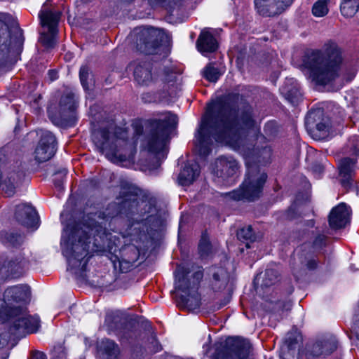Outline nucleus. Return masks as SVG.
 <instances>
[{
    "label": "nucleus",
    "mask_w": 359,
    "mask_h": 359,
    "mask_svg": "<svg viewBox=\"0 0 359 359\" xmlns=\"http://www.w3.org/2000/svg\"><path fill=\"white\" fill-rule=\"evenodd\" d=\"M255 125L252 107L238 93H229L207 107L196 136L199 153L208 156L212 140L226 145L243 155L265 164L269 162L271 149L255 148L248 130Z\"/></svg>",
    "instance_id": "nucleus-1"
},
{
    "label": "nucleus",
    "mask_w": 359,
    "mask_h": 359,
    "mask_svg": "<svg viewBox=\"0 0 359 359\" xmlns=\"http://www.w3.org/2000/svg\"><path fill=\"white\" fill-rule=\"evenodd\" d=\"M144 196V190L130 188L121 192L120 202L109 204L104 211L88 214L81 221L69 224L64 229L60 243L69 266L79 269L83 276L93 252L111 253L114 245L109 238L111 234L95 217L106 220L118 215L132 217L135 211H130V208L140 203L139 198Z\"/></svg>",
    "instance_id": "nucleus-2"
},
{
    "label": "nucleus",
    "mask_w": 359,
    "mask_h": 359,
    "mask_svg": "<svg viewBox=\"0 0 359 359\" xmlns=\"http://www.w3.org/2000/svg\"><path fill=\"white\" fill-rule=\"evenodd\" d=\"M343 62V50L332 40L325 42L320 49L308 53L303 59L309 78L320 86L330 84L339 78Z\"/></svg>",
    "instance_id": "nucleus-3"
},
{
    "label": "nucleus",
    "mask_w": 359,
    "mask_h": 359,
    "mask_svg": "<svg viewBox=\"0 0 359 359\" xmlns=\"http://www.w3.org/2000/svg\"><path fill=\"white\" fill-rule=\"evenodd\" d=\"M29 297L30 289L25 285L11 287L4 293L2 301L6 305V313L11 320L9 332L16 337L36 332L40 326L39 318L28 315L25 306L12 305L13 302H27Z\"/></svg>",
    "instance_id": "nucleus-4"
},
{
    "label": "nucleus",
    "mask_w": 359,
    "mask_h": 359,
    "mask_svg": "<svg viewBox=\"0 0 359 359\" xmlns=\"http://www.w3.org/2000/svg\"><path fill=\"white\" fill-rule=\"evenodd\" d=\"M177 123V116L170 112L167 113L163 119L148 121L145 147L149 153L154 154L156 165L152 168L159 167L162 160L166 157L170 133Z\"/></svg>",
    "instance_id": "nucleus-5"
},
{
    "label": "nucleus",
    "mask_w": 359,
    "mask_h": 359,
    "mask_svg": "<svg viewBox=\"0 0 359 359\" xmlns=\"http://www.w3.org/2000/svg\"><path fill=\"white\" fill-rule=\"evenodd\" d=\"M24 36L15 19L0 13V70L18 60L23 48Z\"/></svg>",
    "instance_id": "nucleus-6"
},
{
    "label": "nucleus",
    "mask_w": 359,
    "mask_h": 359,
    "mask_svg": "<svg viewBox=\"0 0 359 359\" xmlns=\"http://www.w3.org/2000/svg\"><path fill=\"white\" fill-rule=\"evenodd\" d=\"M93 142L100 152L112 162H123L128 158L126 150L131 147L127 131L112 125L96 129L92 134Z\"/></svg>",
    "instance_id": "nucleus-7"
},
{
    "label": "nucleus",
    "mask_w": 359,
    "mask_h": 359,
    "mask_svg": "<svg viewBox=\"0 0 359 359\" xmlns=\"http://www.w3.org/2000/svg\"><path fill=\"white\" fill-rule=\"evenodd\" d=\"M187 265H178L175 271V289L183 294L177 297V304L180 309L193 311L199 308L201 297L198 292L200 281L203 277V271L198 269L191 276Z\"/></svg>",
    "instance_id": "nucleus-8"
},
{
    "label": "nucleus",
    "mask_w": 359,
    "mask_h": 359,
    "mask_svg": "<svg viewBox=\"0 0 359 359\" xmlns=\"http://www.w3.org/2000/svg\"><path fill=\"white\" fill-rule=\"evenodd\" d=\"M267 180V175L262 171L256 164H247V172L243 182L238 189L228 194L235 201H247L252 202L258 200L263 192L264 186Z\"/></svg>",
    "instance_id": "nucleus-9"
},
{
    "label": "nucleus",
    "mask_w": 359,
    "mask_h": 359,
    "mask_svg": "<svg viewBox=\"0 0 359 359\" xmlns=\"http://www.w3.org/2000/svg\"><path fill=\"white\" fill-rule=\"evenodd\" d=\"M326 236L318 235L313 244L304 243L300 250L293 256L291 261V267L293 275L299 278L306 273L308 270H314L317 268L318 260L315 252L325 246Z\"/></svg>",
    "instance_id": "nucleus-10"
},
{
    "label": "nucleus",
    "mask_w": 359,
    "mask_h": 359,
    "mask_svg": "<svg viewBox=\"0 0 359 359\" xmlns=\"http://www.w3.org/2000/svg\"><path fill=\"white\" fill-rule=\"evenodd\" d=\"M250 348V341L245 339L229 337L215 344L212 359H248Z\"/></svg>",
    "instance_id": "nucleus-11"
},
{
    "label": "nucleus",
    "mask_w": 359,
    "mask_h": 359,
    "mask_svg": "<svg viewBox=\"0 0 359 359\" xmlns=\"http://www.w3.org/2000/svg\"><path fill=\"white\" fill-rule=\"evenodd\" d=\"M144 196L139 198L140 203L132 205L130 210L135 211V215L144 216L147 215L142 220L147 226V231L149 233L151 231H157L164 224V219L156 207V201L151 197L148 193L144 191Z\"/></svg>",
    "instance_id": "nucleus-12"
},
{
    "label": "nucleus",
    "mask_w": 359,
    "mask_h": 359,
    "mask_svg": "<svg viewBox=\"0 0 359 359\" xmlns=\"http://www.w3.org/2000/svg\"><path fill=\"white\" fill-rule=\"evenodd\" d=\"M61 16V12L49 8L45 3L39 14L41 25L48 28V32L41 34L40 41L47 48H53L56 43L57 25Z\"/></svg>",
    "instance_id": "nucleus-13"
},
{
    "label": "nucleus",
    "mask_w": 359,
    "mask_h": 359,
    "mask_svg": "<svg viewBox=\"0 0 359 359\" xmlns=\"http://www.w3.org/2000/svg\"><path fill=\"white\" fill-rule=\"evenodd\" d=\"M165 37V32L154 27L144 28L137 37L138 50L146 55L157 54L161 48V43Z\"/></svg>",
    "instance_id": "nucleus-14"
},
{
    "label": "nucleus",
    "mask_w": 359,
    "mask_h": 359,
    "mask_svg": "<svg viewBox=\"0 0 359 359\" xmlns=\"http://www.w3.org/2000/svg\"><path fill=\"white\" fill-rule=\"evenodd\" d=\"M305 126L312 138L320 140L328 135L330 122L322 109H312L305 118Z\"/></svg>",
    "instance_id": "nucleus-15"
},
{
    "label": "nucleus",
    "mask_w": 359,
    "mask_h": 359,
    "mask_svg": "<svg viewBox=\"0 0 359 359\" xmlns=\"http://www.w3.org/2000/svg\"><path fill=\"white\" fill-rule=\"evenodd\" d=\"M337 348V341L333 336L323 337L313 344H307L304 352L299 353L301 359H316L322 355L332 353Z\"/></svg>",
    "instance_id": "nucleus-16"
},
{
    "label": "nucleus",
    "mask_w": 359,
    "mask_h": 359,
    "mask_svg": "<svg viewBox=\"0 0 359 359\" xmlns=\"http://www.w3.org/2000/svg\"><path fill=\"white\" fill-rule=\"evenodd\" d=\"M57 144L56 137L51 132L42 130L34 151L35 160L42 163L50 159L56 152Z\"/></svg>",
    "instance_id": "nucleus-17"
},
{
    "label": "nucleus",
    "mask_w": 359,
    "mask_h": 359,
    "mask_svg": "<svg viewBox=\"0 0 359 359\" xmlns=\"http://www.w3.org/2000/svg\"><path fill=\"white\" fill-rule=\"evenodd\" d=\"M27 266V261L21 254L8 258L0 268V280L21 276Z\"/></svg>",
    "instance_id": "nucleus-18"
},
{
    "label": "nucleus",
    "mask_w": 359,
    "mask_h": 359,
    "mask_svg": "<svg viewBox=\"0 0 359 359\" xmlns=\"http://www.w3.org/2000/svg\"><path fill=\"white\" fill-rule=\"evenodd\" d=\"M105 322L110 330L116 332L121 337L130 339L137 336L136 332L132 330L133 323L127 316L121 313L108 315Z\"/></svg>",
    "instance_id": "nucleus-19"
},
{
    "label": "nucleus",
    "mask_w": 359,
    "mask_h": 359,
    "mask_svg": "<svg viewBox=\"0 0 359 359\" xmlns=\"http://www.w3.org/2000/svg\"><path fill=\"white\" fill-rule=\"evenodd\" d=\"M294 0H255L257 13L264 17H273L283 13Z\"/></svg>",
    "instance_id": "nucleus-20"
},
{
    "label": "nucleus",
    "mask_w": 359,
    "mask_h": 359,
    "mask_svg": "<svg viewBox=\"0 0 359 359\" xmlns=\"http://www.w3.org/2000/svg\"><path fill=\"white\" fill-rule=\"evenodd\" d=\"M78 101L75 93L70 89H65L59 100L57 111L61 120L68 122L74 118V111Z\"/></svg>",
    "instance_id": "nucleus-21"
},
{
    "label": "nucleus",
    "mask_w": 359,
    "mask_h": 359,
    "mask_svg": "<svg viewBox=\"0 0 359 359\" xmlns=\"http://www.w3.org/2000/svg\"><path fill=\"white\" fill-rule=\"evenodd\" d=\"M15 218L21 225L27 228L36 229L39 226V215L31 205L22 203L15 208Z\"/></svg>",
    "instance_id": "nucleus-22"
},
{
    "label": "nucleus",
    "mask_w": 359,
    "mask_h": 359,
    "mask_svg": "<svg viewBox=\"0 0 359 359\" xmlns=\"http://www.w3.org/2000/svg\"><path fill=\"white\" fill-rule=\"evenodd\" d=\"M238 161L232 156H222L215 161V174L224 180L233 177L238 172Z\"/></svg>",
    "instance_id": "nucleus-23"
},
{
    "label": "nucleus",
    "mask_w": 359,
    "mask_h": 359,
    "mask_svg": "<svg viewBox=\"0 0 359 359\" xmlns=\"http://www.w3.org/2000/svg\"><path fill=\"white\" fill-rule=\"evenodd\" d=\"M135 81L142 86H149L156 79V74L153 72V65L150 61H140L134 68Z\"/></svg>",
    "instance_id": "nucleus-24"
},
{
    "label": "nucleus",
    "mask_w": 359,
    "mask_h": 359,
    "mask_svg": "<svg viewBox=\"0 0 359 359\" xmlns=\"http://www.w3.org/2000/svg\"><path fill=\"white\" fill-rule=\"evenodd\" d=\"M349 211L345 203H340L334 208L329 215V224L332 229H341L348 222Z\"/></svg>",
    "instance_id": "nucleus-25"
},
{
    "label": "nucleus",
    "mask_w": 359,
    "mask_h": 359,
    "mask_svg": "<svg viewBox=\"0 0 359 359\" xmlns=\"http://www.w3.org/2000/svg\"><path fill=\"white\" fill-rule=\"evenodd\" d=\"M196 46L201 53H205L215 52L218 44L213 35L207 29H203L196 41Z\"/></svg>",
    "instance_id": "nucleus-26"
},
{
    "label": "nucleus",
    "mask_w": 359,
    "mask_h": 359,
    "mask_svg": "<svg viewBox=\"0 0 359 359\" xmlns=\"http://www.w3.org/2000/svg\"><path fill=\"white\" fill-rule=\"evenodd\" d=\"M199 174L200 168L198 164H185L178 175V183L182 186H189L196 180Z\"/></svg>",
    "instance_id": "nucleus-27"
},
{
    "label": "nucleus",
    "mask_w": 359,
    "mask_h": 359,
    "mask_svg": "<svg viewBox=\"0 0 359 359\" xmlns=\"http://www.w3.org/2000/svg\"><path fill=\"white\" fill-rule=\"evenodd\" d=\"M302 337L297 330L287 333L285 339V349L280 355L281 359H296V348Z\"/></svg>",
    "instance_id": "nucleus-28"
},
{
    "label": "nucleus",
    "mask_w": 359,
    "mask_h": 359,
    "mask_svg": "<svg viewBox=\"0 0 359 359\" xmlns=\"http://www.w3.org/2000/svg\"><path fill=\"white\" fill-rule=\"evenodd\" d=\"M280 90L285 99L292 104H297L302 97L299 85L293 79H287Z\"/></svg>",
    "instance_id": "nucleus-29"
},
{
    "label": "nucleus",
    "mask_w": 359,
    "mask_h": 359,
    "mask_svg": "<svg viewBox=\"0 0 359 359\" xmlns=\"http://www.w3.org/2000/svg\"><path fill=\"white\" fill-rule=\"evenodd\" d=\"M357 158H344L340 161L339 168V175L342 177L341 184L344 186H346L350 184L353 174Z\"/></svg>",
    "instance_id": "nucleus-30"
},
{
    "label": "nucleus",
    "mask_w": 359,
    "mask_h": 359,
    "mask_svg": "<svg viewBox=\"0 0 359 359\" xmlns=\"http://www.w3.org/2000/svg\"><path fill=\"white\" fill-rule=\"evenodd\" d=\"M229 281V274L223 267L212 269V287L215 292H222L227 286Z\"/></svg>",
    "instance_id": "nucleus-31"
},
{
    "label": "nucleus",
    "mask_w": 359,
    "mask_h": 359,
    "mask_svg": "<svg viewBox=\"0 0 359 359\" xmlns=\"http://www.w3.org/2000/svg\"><path fill=\"white\" fill-rule=\"evenodd\" d=\"M101 348L103 351L104 359H118L119 348L113 341L105 339L102 341Z\"/></svg>",
    "instance_id": "nucleus-32"
},
{
    "label": "nucleus",
    "mask_w": 359,
    "mask_h": 359,
    "mask_svg": "<svg viewBox=\"0 0 359 359\" xmlns=\"http://www.w3.org/2000/svg\"><path fill=\"white\" fill-rule=\"evenodd\" d=\"M20 175L15 172H11L7 179L3 184V190L7 196H12L15 192L16 187L20 181Z\"/></svg>",
    "instance_id": "nucleus-33"
},
{
    "label": "nucleus",
    "mask_w": 359,
    "mask_h": 359,
    "mask_svg": "<svg viewBox=\"0 0 359 359\" xmlns=\"http://www.w3.org/2000/svg\"><path fill=\"white\" fill-rule=\"evenodd\" d=\"M237 238L239 241L245 242V247L250 248V243H253L256 240V236L251 226L241 228L237 231Z\"/></svg>",
    "instance_id": "nucleus-34"
},
{
    "label": "nucleus",
    "mask_w": 359,
    "mask_h": 359,
    "mask_svg": "<svg viewBox=\"0 0 359 359\" xmlns=\"http://www.w3.org/2000/svg\"><path fill=\"white\" fill-rule=\"evenodd\" d=\"M358 8L359 0H342L340 6L341 13L345 17H353Z\"/></svg>",
    "instance_id": "nucleus-35"
},
{
    "label": "nucleus",
    "mask_w": 359,
    "mask_h": 359,
    "mask_svg": "<svg viewBox=\"0 0 359 359\" xmlns=\"http://www.w3.org/2000/svg\"><path fill=\"white\" fill-rule=\"evenodd\" d=\"M152 6H160L165 8L170 14L182 6V0H148Z\"/></svg>",
    "instance_id": "nucleus-36"
},
{
    "label": "nucleus",
    "mask_w": 359,
    "mask_h": 359,
    "mask_svg": "<svg viewBox=\"0 0 359 359\" xmlns=\"http://www.w3.org/2000/svg\"><path fill=\"white\" fill-rule=\"evenodd\" d=\"M262 278V286L270 287L278 281L279 273L276 269L269 267L265 270Z\"/></svg>",
    "instance_id": "nucleus-37"
},
{
    "label": "nucleus",
    "mask_w": 359,
    "mask_h": 359,
    "mask_svg": "<svg viewBox=\"0 0 359 359\" xmlns=\"http://www.w3.org/2000/svg\"><path fill=\"white\" fill-rule=\"evenodd\" d=\"M79 77L82 86L88 90L93 85V78L90 69L87 66H82L79 71Z\"/></svg>",
    "instance_id": "nucleus-38"
},
{
    "label": "nucleus",
    "mask_w": 359,
    "mask_h": 359,
    "mask_svg": "<svg viewBox=\"0 0 359 359\" xmlns=\"http://www.w3.org/2000/svg\"><path fill=\"white\" fill-rule=\"evenodd\" d=\"M329 0H318L312 7V13L316 17H323L329 11L327 4Z\"/></svg>",
    "instance_id": "nucleus-39"
},
{
    "label": "nucleus",
    "mask_w": 359,
    "mask_h": 359,
    "mask_svg": "<svg viewBox=\"0 0 359 359\" xmlns=\"http://www.w3.org/2000/svg\"><path fill=\"white\" fill-rule=\"evenodd\" d=\"M24 236L17 233H7L4 237V242L13 247H18L22 244Z\"/></svg>",
    "instance_id": "nucleus-40"
},
{
    "label": "nucleus",
    "mask_w": 359,
    "mask_h": 359,
    "mask_svg": "<svg viewBox=\"0 0 359 359\" xmlns=\"http://www.w3.org/2000/svg\"><path fill=\"white\" fill-rule=\"evenodd\" d=\"M203 75L210 82H216L221 74L218 69L214 67L213 64L210 63L204 68Z\"/></svg>",
    "instance_id": "nucleus-41"
},
{
    "label": "nucleus",
    "mask_w": 359,
    "mask_h": 359,
    "mask_svg": "<svg viewBox=\"0 0 359 359\" xmlns=\"http://www.w3.org/2000/svg\"><path fill=\"white\" fill-rule=\"evenodd\" d=\"M145 335H147V341L145 342L146 349L150 353H156L161 350V346L154 334L152 333H145Z\"/></svg>",
    "instance_id": "nucleus-42"
},
{
    "label": "nucleus",
    "mask_w": 359,
    "mask_h": 359,
    "mask_svg": "<svg viewBox=\"0 0 359 359\" xmlns=\"http://www.w3.org/2000/svg\"><path fill=\"white\" fill-rule=\"evenodd\" d=\"M8 333H0V359H7L8 357Z\"/></svg>",
    "instance_id": "nucleus-43"
},
{
    "label": "nucleus",
    "mask_w": 359,
    "mask_h": 359,
    "mask_svg": "<svg viewBox=\"0 0 359 359\" xmlns=\"http://www.w3.org/2000/svg\"><path fill=\"white\" fill-rule=\"evenodd\" d=\"M198 251L201 257H207L211 252V244L208 239L203 236L198 244Z\"/></svg>",
    "instance_id": "nucleus-44"
},
{
    "label": "nucleus",
    "mask_w": 359,
    "mask_h": 359,
    "mask_svg": "<svg viewBox=\"0 0 359 359\" xmlns=\"http://www.w3.org/2000/svg\"><path fill=\"white\" fill-rule=\"evenodd\" d=\"M67 173V170L65 168L60 169L55 173V177L53 180L54 184L55 187L60 191L63 189V181L64 178L66 177Z\"/></svg>",
    "instance_id": "nucleus-45"
},
{
    "label": "nucleus",
    "mask_w": 359,
    "mask_h": 359,
    "mask_svg": "<svg viewBox=\"0 0 359 359\" xmlns=\"http://www.w3.org/2000/svg\"><path fill=\"white\" fill-rule=\"evenodd\" d=\"M51 353L55 359H66L67 358L66 348L61 344L55 345L53 347Z\"/></svg>",
    "instance_id": "nucleus-46"
},
{
    "label": "nucleus",
    "mask_w": 359,
    "mask_h": 359,
    "mask_svg": "<svg viewBox=\"0 0 359 359\" xmlns=\"http://www.w3.org/2000/svg\"><path fill=\"white\" fill-rule=\"evenodd\" d=\"M127 253L129 254L127 259L124 260L128 264H134L139 258L140 252L135 246H131L128 248Z\"/></svg>",
    "instance_id": "nucleus-47"
},
{
    "label": "nucleus",
    "mask_w": 359,
    "mask_h": 359,
    "mask_svg": "<svg viewBox=\"0 0 359 359\" xmlns=\"http://www.w3.org/2000/svg\"><path fill=\"white\" fill-rule=\"evenodd\" d=\"M353 331L354 332L357 339L359 340V319H355L352 327Z\"/></svg>",
    "instance_id": "nucleus-48"
},
{
    "label": "nucleus",
    "mask_w": 359,
    "mask_h": 359,
    "mask_svg": "<svg viewBox=\"0 0 359 359\" xmlns=\"http://www.w3.org/2000/svg\"><path fill=\"white\" fill-rule=\"evenodd\" d=\"M33 359H47L45 353L41 351H36L33 353Z\"/></svg>",
    "instance_id": "nucleus-49"
},
{
    "label": "nucleus",
    "mask_w": 359,
    "mask_h": 359,
    "mask_svg": "<svg viewBox=\"0 0 359 359\" xmlns=\"http://www.w3.org/2000/svg\"><path fill=\"white\" fill-rule=\"evenodd\" d=\"M231 299V294L229 292L225 296L224 300L221 302L218 309H220L224 306H226L229 302Z\"/></svg>",
    "instance_id": "nucleus-50"
},
{
    "label": "nucleus",
    "mask_w": 359,
    "mask_h": 359,
    "mask_svg": "<svg viewBox=\"0 0 359 359\" xmlns=\"http://www.w3.org/2000/svg\"><path fill=\"white\" fill-rule=\"evenodd\" d=\"M48 75L51 81H54L57 78V72L53 69L49 70Z\"/></svg>",
    "instance_id": "nucleus-51"
},
{
    "label": "nucleus",
    "mask_w": 359,
    "mask_h": 359,
    "mask_svg": "<svg viewBox=\"0 0 359 359\" xmlns=\"http://www.w3.org/2000/svg\"><path fill=\"white\" fill-rule=\"evenodd\" d=\"M355 74V72L353 69L347 73V77L346 78V81H351L354 78Z\"/></svg>",
    "instance_id": "nucleus-52"
},
{
    "label": "nucleus",
    "mask_w": 359,
    "mask_h": 359,
    "mask_svg": "<svg viewBox=\"0 0 359 359\" xmlns=\"http://www.w3.org/2000/svg\"><path fill=\"white\" fill-rule=\"evenodd\" d=\"M142 132H143V128L142 126H140L135 127V134L137 135H142Z\"/></svg>",
    "instance_id": "nucleus-53"
},
{
    "label": "nucleus",
    "mask_w": 359,
    "mask_h": 359,
    "mask_svg": "<svg viewBox=\"0 0 359 359\" xmlns=\"http://www.w3.org/2000/svg\"><path fill=\"white\" fill-rule=\"evenodd\" d=\"M354 153L356 156L359 155V149L356 147H354Z\"/></svg>",
    "instance_id": "nucleus-54"
},
{
    "label": "nucleus",
    "mask_w": 359,
    "mask_h": 359,
    "mask_svg": "<svg viewBox=\"0 0 359 359\" xmlns=\"http://www.w3.org/2000/svg\"><path fill=\"white\" fill-rule=\"evenodd\" d=\"M317 170H318L319 172H323V167L321 165H317Z\"/></svg>",
    "instance_id": "nucleus-55"
},
{
    "label": "nucleus",
    "mask_w": 359,
    "mask_h": 359,
    "mask_svg": "<svg viewBox=\"0 0 359 359\" xmlns=\"http://www.w3.org/2000/svg\"><path fill=\"white\" fill-rule=\"evenodd\" d=\"M309 225H310L311 226H313V225H314V222H313V220H311V221H309Z\"/></svg>",
    "instance_id": "nucleus-56"
},
{
    "label": "nucleus",
    "mask_w": 359,
    "mask_h": 359,
    "mask_svg": "<svg viewBox=\"0 0 359 359\" xmlns=\"http://www.w3.org/2000/svg\"><path fill=\"white\" fill-rule=\"evenodd\" d=\"M133 354H134V356L136 357V358H137L139 356V355L137 353H134Z\"/></svg>",
    "instance_id": "nucleus-57"
},
{
    "label": "nucleus",
    "mask_w": 359,
    "mask_h": 359,
    "mask_svg": "<svg viewBox=\"0 0 359 359\" xmlns=\"http://www.w3.org/2000/svg\"><path fill=\"white\" fill-rule=\"evenodd\" d=\"M142 99H143V100H146V98H145V96H144V95L142 97ZM146 101H147V100H145V102H146Z\"/></svg>",
    "instance_id": "nucleus-58"
},
{
    "label": "nucleus",
    "mask_w": 359,
    "mask_h": 359,
    "mask_svg": "<svg viewBox=\"0 0 359 359\" xmlns=\"http://www.w3.org/2000/svg\"><path fill=\"white\" fill-rule=\"evenodd\" d=\"M351 269H352V271L355 270V267H353V268L351 267Z\"/></svg>",
    "instance_id": "nucleus-59"
},
{
    "label": "nucleus",
    "mask_w": 359,
    "mask_h": 359,
    "mask_svg": "<svg viewBox=\"0 0 359 359\" xmlns=\"http://www.w3.org/2000/svg\"><path fill=\"white\" fill-rule=\"evenodd\" d=\"M351 269H352V271L355 270V267H353V268L351 267Z\"/></svg>",
    "instance_id": "nucleus-60"
},
{
    "label": "nucleus",
    "mask_w": 359,
    "mask_h": 359,
    "mask_svg": "<svg viewBox=\"0 0 359 359\" xmlns=\"http://www.w3.org/2000/svg\"><path fill=\"white\" fill-rule=\"evenodd\" d=\"M298 359H301V358H299H299H298Z\"/></svg>",
    "instance_id": "nucleus-61"
}]
</instances>
